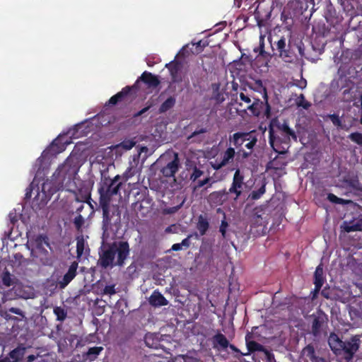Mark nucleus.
Returning <instances> with one entry per match:
<instances>
[{
    "mask_svg": "<svg viewBox=\"0 0 362 362\" xmlns=\"http://www.w3.org/2000/svg\"><path fill=\"white\" fill-rule=\"evenodd\" d=\"M329 119L334 126L340 127L341 125V121L339 117V115L336 114H332L329 115Z\"/></svg>",
    "mask_w": 362,
    "mask_h": 362,
    "instance_id": "48",
    "label": "nucleus"
},
{
    "mask_svg": "<svg viewBox=\"0 0 362 362\" xmlns=\"http://www.w3.org/2000/svg\"><path fill=\"white\" fill-rule=\"evenodd\" d=\"M341 228L346 233L362 231V225L360 223V220L357 222L350 221L349 223L344 221Z\"/></svg>",
    "mask_w": 362,
    "mask_h": 362,
    "instance_id": "27",
    "label": "nucleus"
},
{
    "mask_svg": "<svg viewBox=\"0 0 362 362\" xmlns=\"http://www.w3.org/2000/svg\"><path fill=\"white\" fill-rule=\"evenodd\" d=\"M197 47H204L206 45H207V43H202V40H199V41L197 43Z\"/></svg>",
    "mask_w": 362,
    "mask_h": 362,
    "instance_id": "62",
    "label": "nucleus"
},
{
    "mask_svg": "<svg viewBox=\"0 0 362 362\" xmlns=\"http://www.w3.org/2000/svg\"><path fill=\"white\" fill-rule=\"evenodd\" d=\"M60 182H56L52 177L47 179L42 184V192L45 195V199L49 200L58 191L62 190L63 188Z\"/></svg>",
    "mask_w": 362,
    "mask_h": 362,
    "instance_id": "11",
    "label": "nucleus"
},
{
    "mask_svg": "<svg viewBox=\"0 0 362 362\" xmlns=\"http://www.w3.org/2000/svg\"><path fill=\"white\" fill-rule=\"evenodd\" d=\"M271 44L273 56L286 63H295L299 56L303 57L305 55L303 42L293 38L291 33L286 35L277 36Z\"/></svg>",
    "mask_w": 362,
    "mask_h": 362,
    "instance_id": "3",
    "label": "nucleus"
},
{
    "mask_svg": "<svg viewBox=\"0 0 362 362\" xmlns=\"http://www.w3.org/2000/svg\"><path fill=\"white\" fill-rule=\"evenodd\" d=\"M76 201L78 202H86L89 204L91 209H93V205L90 203V200L91 199V194L89 187H83L75 192Z\"/></svg>",
    "mask_w": 362,
    "mask_h": 362,
    "instance_id": "24",
    "label": "nucleus"
},
{
    "mask_svg": "<svg viewBox=\"0 0 362 362\" xmlns=\"http://www.w3.org/2000/svg\"><path fill=\"white\" fill-rule=\"evenodd\" d=\"M228 347L234 352L237 353L238 354V356H236L237 358H239L240 356H247L248 355V354H244V353H242L235 345L232 344H230L229 343V346Z\"/></svg>",
    "mask_w": 362,
    "mask_h": 362,
    "instance_id": "54",
    "label": "nucleus"
},
{
    "mask_svg": "<svg viewBox=\"0 0 362 362\" xmlns=\"http://www.w3.org/2000/svg\"><path fill=\"white\" fill-rule=\"evenodd\" d=\"M361 336L354 335L349 340L344 341L341 349L344 359L349 362L353 359L355 354L358 351L361 344Z\"/></svg>",
    "mask_w": 362,
    "mask_h": 362,
    "instance_id": "7",
    "label": "nucleus"
},
{
    "mask_svg": "<svg viewBox=\"0 0 362 362\" xmlns=\"http://www.w3.org/2000/svg\"><path fill=\"white\" fill-rule=\"evenodd\" d=\"M228 194L226 189L213 192L209 195V202L216 206L222 205L227 201Z\"/></svg>",
    "mask_w": 362,
    "mask_h": 362,
    "instance_id": "21",
    "label": "nucleus"
},
{
    "mask_svg": "<svg viewBox=\"0 0 362 362\" xmlns=\"http://www.w3.org/2000/svg\"><path fill=\"white\" fill-rule=\"evenodd\" d=\"M342 95L345 102L351 103L356 100V95L354 94L352 88H347L343 90Z\"/></svg>",
    "mask_w": 362,
    "mask_h": 362,
    "instance_id": "38",
    "label": "nucleus"
},
{
    "mask_svg": "<svg viewBox=\"0 0 362 362\" xmlns=\"http://www.w3.org/2000/svg\"><path fill=\"white\" fill-rule=\"evenodd\" d=\"M278 134H274L272 128L269 130V144L274 151L279 154L285 153L290 146L291 139L297 141L294 130L291 129L286 122L276 126Z\"/></svg>",
    "mask_w": 362,
    "mask_h": 362,
    "instance_id": "4",
    "label": "nucleus"
},
{
    "mask_svg": "<svg viewBox=\"0 0 362 362\" xmlns=\"http://www.w3.org/2000/svg\"><path fill=\"white\" fill-rule=\"evenodd\" d=\"M76 173L75 168L68 160H66L64 163L59 165L52 177L56 182H60V185L64 189V185L70 182Z\"/></svg>",
    "mask_w": 362,
    "mask_h": 362,
    "instance_id": "6",
    "label": "nucleus"
},
{
    "mask_svg": "<svg viewBox=\"0 0 362 362\" xmlns=\"http://www.w3.org/2000/svg\"><path fill=\"white\" fill-rule=\"evenodd\" d=\"M140 81L144 83L146 85H147L148 88H157L160 83V81L157 76L147 71H145L142 73L141 76L136 80L134 84L137 86V83ZM134 90H137V86H136V88H134Z\"/></svg>",
    "mask_w": 362,
    "mask_h": 362,
    "instance_id": "13",
    "label": "nucleus"
},
{
    "mask_svg": "<svg viewBox=\"0 0 362 362\" xmlns=\"http://www.w3.org/2000/svg\"><path fill=\"white\" fill-rule=\"evenodd\" d=\"M103 350V347L102 346H93L89 348L87 352L88 359L90 361H94Z\"/></svg>",
    "mask_w": 362,
    "mask_h": 362,
    "instance_id": "35",
    "label": "nucleus"
},
{
    "mask_svg": "<svg viewBox=\"0 0 362 362\" xmlns=\"http://www.w3.org/2000/svg\"><path fill=\"white\" fill-rule=\"evenodd\" d=\"M259 55L264 57H271V54L268 52H267L264 49L259 51Z\"/></svg>",
    "mask_w": 362,
    "mask_h": 362,
    "instance_id": "59",
    "label": "nucleus"
},
{
    "mask_svg": "<svg viewBox=\"0 0 362 362\" xmlns=\"http://www.w3.org/2000/svg\"><path fill=\"white\" fill-rule=\"evenodd\" d=\"M165 161L160 170V174L167 178L175 177V174L181 168V162L177 153L171 151L162 155L159 162Z\"/></svg>",
    "mask_w": 362,
    "mask_h": 362,
    "instance_id": "5",
    "label": "nucleus"
},
{
    "mask_svg": "<svg viewBox=\"0 0 362 362\" xmlns=\"http://www.w3.org/2000/svg\"><path fill=\"white\" fill-rule=\"evenodd\" d=\"M327 199L330 202L334 203V204H337L346 205V204H351L352 203L351 200L344 199L339 198V197H337L336 195H334L332 193H329L327 194Z\"/></svg>",
    "mask_w": 362,
    "mask_h": 362,
    "instance_id": "33",
    "label": "nucleus"
},
{
    "mask_svg": "<svg viewBox=\"0 0 362 362\" xmlns=\"http://www.w3.org/2000/svg\"><path fill=\"white\" fill-rule=\"evenodd\" d=\"M176 103L175 96H170L160 106L159 112L164 113L173 108Z\"/></svg>",
    "mask_w": 362,
    "mask_h": 362,
    "instance_id": "30",
    "label": "nucleus"
},
{
    "mask_svg": "<svg viewBox=\"0 0 362 362\" xmlns=\"http://www.w3.org/2000/svg\"><path fill=\"white\" fill-rule=\"evenodd\" d=\"M121 175H117L114 178L109 177L102 178L98 187L99 204L103 211L102 229L103 236L110 238L115 236L121 229V211L117 205L110 206L112 198L117 195L123 182L120 181Z\"/></svg>",
    "mask_w": 362,
    "mask_h": 362,
    "instance_id": "1",
    "label": "nucleus"
},
{
    "mask_svg": "<svg viewBox=\"0 0 362 362\" xmlns=\"http://www.w3.org/2000/svg\"><path fill=\"white\" fill-rule=\"evenodd\" d=\"M325 281V278L323 276V268L322 264H319L315 271L314 273V284H315V291L318 293Z\"/></svg>",
    "mask_w": 362,
    "mask_h": 362,
    "instance_id": "25",
    "label": "nucleus"
},
{
    "mask_svg": "<svg viewBox=\"0 0 362 362\" xmlns=\"http://www.w3.org/2000/svg\"><path fill=\"white\" fill-rule=\"evenodd\" d=\"M236 104L238 105V111H243L245 112L247 110H249L254 116L257 117L261 115L264 107V103L259 98H255L251 105H246L245 107L243 106V103L241 102L238 103L236 101Z\"/></svg>",
    "mask_w": 362,
    "mask_h": 362,
    "instance_id": "12",
    "label": "nucleus"
},
{
    "mask_svg": "<svg viewBox=\"0 0 362 362\" xmlns=\"http://www.w3.org/2000/svg\"><path fill=\"white\" fill-rule=\"evenodd\" d=\"M217 213H223V218L221 221V226L219 227V232L221 233L222 238L225 239L226 238V230L228 227V223L226 221V214L221 208L217 209Z\"/></svg>",
    "mask_w": 362,
    "mask_h": 362,
    "instance_id": "34",
    "label": "nucleus"
},
{
    "mask_svg": "<svg viewBox=\"0 0 362 362\" xmlns=\"http://www.w3.org/2000/svg\"><path fill=\"white\" fill-rule=\"evenodd\" d=\"M209 223L206 218L202 215L198 217V222L197 224V228L199 230L201 235H204L206 231L209 230Z\"/></svg>",
    "mask_w": 362,
    "mask_h": 362,
    "instance_id": "29",
    "label": "nucleus"
},
{
    "mask_svg": "<svg viewBox=\"0 0 362 362\" xmlns=\"http://www.w3.org/2000/svg\"><path fill=\"white\" fill-rule=\"evenodd\" d=\"M53 313L57 317V320L60 322H63L67 317V312L61 306L54 308Z\"/></svg>",
    "mask_w": 362,
    "mask_h": 362,
    "instance_id": "36",
    "label": "nucleus"
},
{
    "mask_svg": "<svg viewBox=\"0 0 362 362\" xmlns=\"http://www.w3.org/2000/svg\"><path fill=\"white\" fill-rule=\"evenodd\" d=\"M37 356L31 354L26 358V362H33L36 359Z\"/></svg>",
    "mask_w": 362,
    "mask_h": 362,
    "instance_id": "58",
    "label": "nucleus"
},
{
    "mask_svg": "<svg viewBox=\"0 0 362 362\" xmlns=\"http://www.w3.org/2000/svg\"><path fill=\"white\" fill-rule=\"evenodd\" d=\"M55 142H56V140H54V141L52 143L50 148H48V149H47V150H45V151L43 152V153L47 154V153H49V151H52V148H53L54 146H56V145H57Z\"/></svg>",
    "mask_w": 362,
    "mask_h": 362,
    "instance_id": "60",
    "label": "nucleus"
},
{
    "mask_svg": "<svg viewBox=\"0 0 362 362\" xmlns=\"http://www.w3.org/2000/svg\"><path fill=\"white\" fill-rule=\"evenodd\" d=\"M250 334H247L245 337L246 346L248 350V354L254 353L255 351L264 352L269 361H271L272 358H274V355L267 350L264 346L255 341H249Z\"/></svg>",
    "mask_w": 362,
    "mask_h": 362,
    "instance_id": "14",
    "label": "nucleus"
},
{
    "mask_svg": "<svg viewBox=\"0 0 362 362\" xmlns=\"http://www.w3.org/2000/svg\"><path fill=\"white\" fill-rule=\"evenodd\" d=\"M117 293L115 289V284H111L105 286V288L101 291L100 294L102 296L109 295L112 296Z\"/></svg>",
    "mask_w": 362,
    "mask_h": 362,
    "instance_id": "41",
    "label": "nucleus"
},
{
    "mask_svg": "<svg viewBox=\"0 0 362 362\" xmlns=\"http://www.w3.org/2000/svg\"><path fill=\"white\" fill-rule=\"evenodd\" d=\"M302 355L310 360L311 362H326L325 358L317 356L314 345L309 344L302 350Z\"/></svg>",
    "mask_w": 362,
    "mask_h": 362,
    "instance_id": "23",
    "label": "nucleus"
},
{
    "mask_svg": "<svg viewBox=\"0 0 362 362\" xmlns=\"http://www.w3.org/2000/svg\"><path fill=\"white\" fill-rule=\"evenodd\" d=\"M349 138L358 145H362V133L354 132L349 134Z\"/></svg>",
    "mask_w": 362,
    "mask_h": 362,
    "instance_id": "45",
    "label": "nucleus"
},
{
    "mask_svg": "<svg viewBox=\"0 0 362 362\" xmlns=\"http://www.w3.org/2000/svg\"><path fill=\"white\" fill-rule=\"evenodd\" d=\"M213 94L211 99L217 103H221L224 100L223 94L220 91V85L218 83L212 84Z\"/></svg>",
    "mask_w": 362,
    "mask_h": 362,
    "instance_id": "31",
    "label": "nucleus"
},
{
    "mask_svg": "<svg viewBox=\"0 0 362 362\" xmlns=\"http://www.w3.org/2000/svg\"><path fill=\"white\" fill-rule=\"evenodd\" d=\"M259 135V134L256 130L247 132V136L246 139L247 141L248 142L245 144V147L250 150V151H252L254 147L256 146Z\"/></svg>",
    "mask_w": 362,
    "mask_h": 362,
    "instance_id": "28",
    "label": "nucleus"
},
{
    "mask_svg": "<svg viewBox=\"0 0 362 362\" xmlns=\"http://www.w3.org/2000/svg\"><path fill=\"white\" fill-rule=\"evenodd\" d=\"M244 176L241 174L240 169H237L233 177V182L227 193L235 194V199H237L242 194L244 187Z\"/></svg>",
    "mask_w": 362,
    "mask_h": 362,
    "instance_id": "10",
    "label": "nucleus"
},
{
    "mask_svg": "<svg viewBox=\"0 0 362 362\" xmlns=\"http://www.w3.org/2000/svg\"><path fill=\"white\" fill-rule=\"evenodd\" d=\"M243 151V157H245V158L248 157V156L252 153V151H250V152H245V151H244L243 149H242V151Z\"/></svg>",
    "mask_w": 362,
    "mask_h": 362,
    "instance_id": "63",
    "label": "nucleus"
},
{
    "mask_svg": "<svg viewBox=\"0 0 362 362\" xmlns=\"http://www.w3.org/2000/svg\"><path fill=\"white\" fill-rule=\"evenodd\" d=\"M296 1L301 4V8L303 7V4H305V8L307 9L310 6H315V0H296Z\"/></svg>",
    "mask_w": 362,
    "mask_h": 362,
    "instance_id": "49",
    "label": "nucleus"
},
{
    "mask_svg": "<svg viewBox=\"0 0 362 362\" xmlns=\"http://www.w3.org/2000/svg\"><path fill=\"white\" fill-rule=\"evenodd\" d=\"M204 174V171L201 170L197 166L193 168L192 174L190 175V180L192 182H195Z\"/></svg>",
    "mask_w": 362,
    "mask_h": 362,
    "instance_id": "44",
    "label": "nucleus"
},
{
    "mask_svg": "<svg viewBox=\"0 0 362 362\" xmlns=\"http://www.w3.org/2000/svg\"><path fill=\"white\" fill-rule=\"evenodd\" d=\"M153 334H147L145 337V343L146 346L151 347L153 346V344L150 343L151 340H153Z\"/></svg>",
    "mask_w": 362,
    "mask_h": 362,
    "instance_id": "56",
    "label": "nucleus"
},
{
    "mask_svg": "<svg viewBox=\"0 0 362 362\" xmlns=\"http://www.w3.org/2000/svg\"><path fill=\"white\" fill-rule=\"evenodd\" d=\"M1 280L4 285L6 286H10L12 285L13 281L11 279V275L8 271H5L3 272L1 275Z\"/></svg>",
    "mask_w": 362,
    "mask_h": 362,
    "instance_id": "42",
    "label": "nucleus"
},
{
    "mask_svg": "<svg viewBox=\"0 0 362 362\" xmlns=\"http://www.w3.org/2000/svg\"><path fill=\"white\" fill-rule=\"evenodd\" d=\"M136 88V84H134L132 86H127L122 89L121 91L118 92L117 94L112 96L108 102L106 103V105H115L119 102L124 101L126 98L130 94L132 90Z\"/></svg>",
    "mask_w": 362,
    "mask_h": 362,
    "instance_id": "15",
    "label": "nucleus"
},
{
    "mask_svg": "<svg viewBox=\"0 0 362 362\" xmlns=\"http://www.w3.org/2000/svg\"><path fill=\"white\" fill-rule=\"evenodd\" d=\"M207 132V129L206 128H199V129H197L194 132H193L189 136H188V139H193L194 138L195 136L199 135V134H204V133H206Z\"/></svg>",
    "mask_w": 362,
    "mask_h": 362,
    "instance_id": "50",
    "label": "nucleus"
},
{
    "mask_svg": "<svg viewBox=\"0 0 362 362\" xmlns=\"http://www.w3.org/2000/svg\"><path fill=\"white\" fill-rule=\"evenodd\" d=\"M192 237V235H189L186 238L183 239L181 243H175L173 244L171 250L173 251H179L182 249L184 247L185 249L188 248L190 246V238Z\"/></svg>",
    "mask_w": 362,
    "mask_h": 362,
    "instance_id": "32",
    "label": "nucleus"
},
{
    "mask_svg": "<svg viewBox=\"0 0 362 362\" xmlns=\"http://www.w3.org/2000/svg\"><path fill=\"white\" fill-rule=\"evenodd\" d=\"M74 224L77 230H80L84 224V218L81 215H77L74 219Z\"/></svg>",
    "mask_w": 362,
    "mask_h": 362,
    "instance_id": "46",
    "label": "nucleus"
},
{
    "mask_svg": "<svg viewBox=\"0 0 362 362\" xmlns=\"http://www.w3.org/2000/svg\"><path fill=\"white\" fill-rule=\"evenodd\" d=\"M221 159L216 158L214 161L211 162V165L214 170H218L230 163H233L235 156V148L230 146L225 151L221 153Z\"/></svg>",
    "mask_w": 362,
    "mask_h": 362,
    "instance_id": "9",
    "label": "nucleus"
},
{
    "mask_svg": "<svg viewBox=\"0 0 362 362\" xmlns=\"http://www.w3.org/2000/svg\"><path fill=\"white\" fill-rule=\"evenodd\" d=\"M266 192L265 185H262L258 189L253 190L250 197L253 200L259 199Z\"/></svg>",
    "mask_w": 362,
    "mask_h": 362,
    "instance_id": "40",
    "label": "nucleus"
},
{
    "mask_svg": "<svg viewBox=\"0 0 362 362\" xmlns=\"http://www.w3.org/2000/svg\"><path fill=\"white\" fill-rule=\"evenodd\" d=\"M165 67L168 69L171 78H172V82L171 83H177L180 81V79L178 78V72L180 71V64L177 62H172L169 64H167L165 65Z\"/></svg>",
    "mask_w": 362,
    "mask_h": 362,
    "instance_id": "26",
    "label": "nucleus"
},
{
    "mask_svg": "<svg viewBox=\"0 0 362 362\" xmlns=\"http://www.w3.org/2000/svg\"><path fill=\"white\" fill-rule=\"evenodd\" d=\"M328 344L331 350L337 355L341 354V349L344 344V341L334 332H331L327 339Z\"/></svg>",
    "mask_w": 362,
    "mask_h": 362,
    "instance_id": "20",
    "label": "nucleus"
},
{
    "mask_svg": "<svg viewBox=\"0 0 362 362\" xmlns=\"http://www.w3.org/2000/svg\"><path fill=\"white\" fill-rule=\"evenodd\" d=\"M134 175V173L132 172V168L129 167L127 169V170L123 173L121 176V182H123V185H124L127 180Z\"/></svg>",
    "mask_w": 362,
    "mask_h": 362,
    "instance_id": "47",
    "label": "nucleus"
},
{
    "mask_svg": "<svg viewBox=\"0 0 362 362\" xmlns=\"http://www.w3.org/2000/svg\"><path fill=\"white\" fill-rule=\"evenodd\" d=\"M328 317L323 312L320 311L317 313V315H315L311 323V332L310 333L315 338H320L324 328L327 327Z\"/></svg>",
    "mask_w": 362,
    "mask_h": 362,
    "instance_id": "8",
    "label": "nucleus"
},
{
    "mask_svg": "<svg viewBox=\"0 0 362 362\" xmlns=\"http://www.w3.org/2000/svg\"><path fill=\"white\" fill-rule=\"evenodd\" d=\"M298 105L303 107L305 109H308L310 107V104L308 103H306L305 105L298 103Z\"/></svg>",
    "mask_w": 362,
    "mask_h": 362,
    "instance_id": "64",
    "label": "nucleus"
},
{
    "mask_svg": "<svg viewBox=\"0 0 362 362\" xmlns=\"http://www.w3.org/2000/svg\"><path fill=\"white\" fill-rule=\"evenodd\" d=\"M78 262L74 261L69 266L67 272L64 275L62 280L59 281L60 288H64L75 278L77 274Z\"/></svg>",
    "mask_w": 362,
    "mask_h": 362,
    "instance_id": "16",
    "label": "nucleus"
},
{
    "mask_svg": "<svg viewBox=\"0 0 362 362\" xmlns=\"http://www.w3.org/2000/svg\"><path fill=\"white\" fill-rule=\"evenodd\" d=\"M321 295L325 297V298L328 299L329 298V290L328 289H326V288H324L323 290H322L321 291Z\"/></svg>",
    "mask_w": 362,
    "mask_h": 362,
    "instance_id": "57",
    "label": "nucleus"
},
{
    "mask_svg": "<svg viewBox=\"0 0 362 362\" xmlns=\"http://www.w3.org/2000/svg\"><path fill=\"white\" fill-rule=\"evenodd\" d=\"M85 248V241L83 237L78 238L76 240V254L80 257L83 255Z\"/></svg>",
    "mask_w": 362,
    "mask_h": 362,
    "instance_id": "39",
    "label": "nucleus"
},
{
    "mask_svg": "<svg viewBox=\"0 0 362 362\" xmlns=\"http://www.w3.org/2000/svg\"><path fill=\"white\" fill-rule=\"evenodd\" d=\"M8 312L16 314V315H18L21 316L22 318L25 317L24 312L18 308H14V307L10 308L8 309Z\"/></svg>",
    "mask_w": 362,
    "mask_h": 362,
    "instance_id": "51",
    "label": "nucleus"
},
{
    "mask_svg": "<svg viewBox=\"0 0 362 362\" xmlns=\"http://www.w3.org/2000/svg\"><path fill=\"white\" fill-rule=\"evenodd\" d=\"M255 84L257 86L258 88H259V91L261 92L262 90H263L264 92V98L266 99V105H267V111L269 112V110H270V107L267 103V89L266 88L263 86V83L261 80H257L255 81Z\"/></svg>",
    "mask_w": 362,
    "mask_h": 362,
    "instance_id": "43",
    "label": "nucleus"
},
{
    "mask_svg": "<svg viewBox=\"0 0 362 362\" xmlns=\"http://www.w3.org/2000/svg\"><path fill=\"white\" fill-rule=\"evenodd\" d=\"M211 342L213 348L218 351H224L229 346V341L226 337L221 332H218L212 337Z\"/></svg>",
    "mask_w": 362,
    "mask_h": 362,
    "instance_id": "19",
    "label": "nucleus"
},
{
    "mask_svg": "<svg viewBox=\"0 0 362 362\" xmlns=\"http://www.w3.org/2000/svg\"><path fill=\"white\" fill-rule=\"evenodd\" d=\"M117 233L112 238H105L103 235L102 245L99 248L98 265L103 269L113 268L115 266L123 267L126 259L130 254L129 244L127 241H114L105 243L108 239H114Z\"/></svg>",
    "mask_w": 362,
    "mask_h": 362,
    "instance_id": "2",
    "label": "nucleus"
},
{
    "mask_svg": "<svg viewBox=\"0 0 362 362\" xmlns=\"http://www.w3.org/2000/svg\"><path fill=\"white\" fill-rule=\"evenodd\" d=\"M346 184L353 189L362 192V184L357 178H350L345 180Z\"/></svg>",
    "mask_w": 362,
    "mask_h": 362,
    "instance_id": "37",
    "label": "nucleus"
},
{
    "mask_svg": "<svg viewBox=\"0 0 362 362\" xmlns=\"http://www.w3.org/2000/svg\"><path fill=\"white\" fill-rule=\"evenodd\" d=\"M240 100L242 102H244L247 104V105H250L252 103L251 98L249 95H245L244 93H240Z\"/></svg>",
    "mask_w": 362,
    "mask_h": 362,
    "instance_id": "53",
    "label": "nucleus"
},
{
    "mask_svg": "<svg viewBox=\"0 0 362 362\" xmlns=\"http://www.w3.org/2000/svg\"><path fill=\"white\" fill-rule=\"evenodd\" d=\"M26 348L18 346L9 354L8 357L0 358V362H19L25 354Z\"/></svg>",
    "mask_w": 362,
    "mask_h": 362,
    "instance_id": "18",
    "label": "nucleus"
},
{
    "mask_svg": "<svg viewBox=\"0 0 362 362\" xmlns=\"http://www.w3.org/2000/svg\"><path fill=\"white\" fill-rule=\"evenodd\" d=\"M148 303L153 307H161L168 305V300L158 290H154L148 298Z\"/></svg>",
    "mask_w": 362,
    "mask_h": 362,
    "instance_id": "22",
    "label": "nucleus"
},
{
    "mask_svg": "<svg viewBox=\"0 0 362 362\" xmlns=\"http://www.w3.org/2000/svg\"><path fill=\"white\" fill-rule=\"evenodd\" d=\"M247 132H238L229 136V142L233 146L234 148L238 150V153L242 151L243 144L247 141Z\"/></svg>",
    "mask_w": 362,
    "mask_h": 362,
    "instance_id": "17",
    "label": "nucleus"
},
{
    "mask_svg": "<svg viewBox=\"0 0 362 362\" xmlns=\"http://www.w3.org/2000/svg\"><path fill=\"white\" fill-rule=\"evenodd\" d=\"M210 180H211L210 177H206L203 180H198L197 182V185L194 186V189H197L202 187L205 185L208 184L210 182Z\"/></svg>",
    "mask_w": 362,
    "mask_h": 362,
    "instance_id": "52",
    "label": "nucleus"
},
{
    "mask_svg": "<svg viewBox=\"0 0 362 362\" xmlns=\"http://www.w3.org/2000/svg\"><path fill=\"white\" fill-rule=\"evenodd\" d=\"M151 106H152V104H150L148 106L142 108L141 110H139L137 112H136L135 114H134V117H138L141 116L143 114L146 112L151 107Z\"/></svg>",
    "mask_w": 362,
    "mask_h": 362,
    "instance_id": "55",
    "label": "nucleus"
},
{
    "mask_svg": "<svg viewBox=\"0 0 362 362\" xmlns=\"http://www.w3.org/2000/svg\"><path fill=\"white\" fill-rule=\"evenodd\" d=\"M84 208V204H81L77 209H76V212L78 214H81V211H83Z\"/></svg>",
    "mask_w": 362,
    "mask_h": 362,
    "instance_id": "61",
    "label": "nucleus"
}]
</instances>
